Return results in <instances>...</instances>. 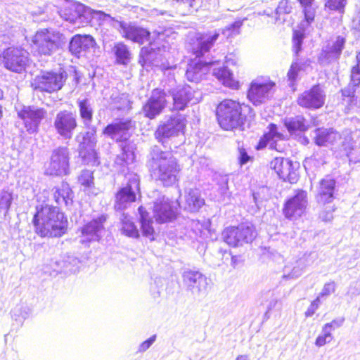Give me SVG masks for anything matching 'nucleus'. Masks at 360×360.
Wrapping results in <instances>:
<instances>
[{"label": "nucleus", "mask_w": 360, "mask_h": 360, "mask_svg": "<svg viewBox=\"0 0 360 360\" xmlns=\"http://www.w3.org/2000/svg\"><path fill=\"white\" fill-rule=\"evenodd\" d=\"M338 139L349 161L354 163L360 162V137L356 133L345 129Z\"/></svg>", "instance_id": "obj_16"}, {"label": "nucleus", "mask_w": 360, "mask_h": 360, "mask_svg": "<svg viewBox=\"0 0 360 360\" xmlns=\"http://www.w3.org/2000/svg\"><path fill=\"white\" fill-rule=\"evenodd\" d=\"M213 75L224 86L232 89L238 88V83L233 78V74L226 67L214 68L213 69Z\"/></svg>", "instance_id": "obj_42"}, {"label": "nucleus", "mask_w": 360, "mask_h": 360, "mask_svg": "<svg viewBox=\"0 0 360 360\" xmlns=\"http://www.w3.org/2000/svg\"><path fill=\"white\" fill-rule=\"evenodd\" d=\"M304 268V261L302 259L295 261L292 264H288L283 269V278L287 279H295L300 277Z\"/></svg>", "instance_id": "obj_45"}, {"label": "nucleus", "mask_w": 360, "mask_h": 360, "mask_svg": "<svg viewBox=\"0 0 360 360\" xmlns=\"http://www.w3.org/2000/svg\"><path fill=\"white\" fill-rule=\"evenodd\" d=\"M140 214L141 229L143 236L149 238L151 240H154V229L153 226V220L149 213L143 206L139 207Z\"/></svg>", "instance_id": "obj_41"}, {"label": "nucleus", "mask_w": 360, "mask_h": 360, "mask_svg": "<svg viewBox=\"0 0 360 360\" xmlns=\"http://www.w3.org/2000/svg\"><path fill=\"white\" fill-rule=\"evenodd\" d=\"M93 20H95L99 25H110L115 29H117L119 24L120 23V20L115 19L110 15L103 11L96 10L94 11Z\"/></svg>", "instance_id": "obj_46"}, {"label": "nucleus", "mask_w": 360, "mask_h": 360, "mask_svg": "<svg viewBox=\"0 0 360 360\" xmlns=\"http://www.w3.org/2000/svg\"><path fill=\"white\" fill-rule=\"evenodd\" d=\"M185 201L182 207L185 210L191 212L198 211L204 205L205 200L198 188H189L185 191Z\"/></svg>", "instance_id": "obj_31"}, {"label": "nucleus", "mask_w": 360, "mask_h": 360, "mask_svg": "<svg viewBox=\"0 0 360 360\" xmlns=\"http://www.w3.org/2000/svg\"><path fill=\"white\" fill-rule=\"evenodd\" d=\"M335 186L334 179L326 177L320 182L317 200L319 203L330 204L333 199V193Z\"/></svg>", "instance_id": "obj_33"}, {"label": "nucleus", "mask_w": 360, "mask_h": 360, "mask_svg": "<svg viewBox=\"0 0 360 360\" xmlns=\"http://www.w3.org/2000/svg\"><path fill=\"white\" fill-rule=\"evenodd\" d=\"M219 32H194L188 37L190 51L197 58L203 56L213 47L219 37Z\"/></svg>", "instance_id": "obj_8"}, {"label": "nucleus", "mask_w": 360, "mask_h": 360, "mask_svg": "<svg viewBox=\"0 0 360 360\" xmlns=\"http://www.w3.org/2000/svg\"><path fill=\"white\" fill-rule=\"evenodd\" d=\"M53 127L64 139H70L77 127L76 115L70 111L61 110L54 118Z\"/></svg>", "instance_id": "obj_14"}, {"label": "nucleus", "mask_w": 360, "mask_h": 360, "mask_svg": "<svg viewBox=\"0 0 360 360\" xmlns=\"http://www.w3.org/2000/svg\"><path fill=\"white\" fill-rule=\"evenodd\" d=\"M156 335H154L151 336L149 339L143 342L139 347L138 352H146L155 341Z\"/></svg>", "instance_id": "obj_62"}, {"label": "nucleus", "mask_w": 360, "mask_h": 360, "mask_svg": "<svg viewBox=\"0 0 360 360\" xmlns=\"http://www.w3.org/2000/svg\"><path fill=\"white\" fill-rule=\"evenodd\" d=\"M110 106L112 110L125 112L131 108V102L127 94L114 91L110 98Z\"/></svg>", "instance_id": "obj_37"}, {"label": "nucleus", "mask_w": 360, "mask_h": 360, "mask_svg": "<svg viewBox=\"0 0 360 360\" xmlns=\"http://www.w3.org/2000/svg\"><path fill=\"white\" fill-rule=\"evenodd\" d=\"M141 56L144 65H150L158 67L162 70H169L170 68L168 63L164 61V58L159 51H148L147 49H142Z\"/></svg>", "instance_id": "obj_35"}, {"label": "nucleus", "mask_w": 360, "mask_h": 360, "mask_svg": "<svg viewBox=\"0 0 360 360\" xmlns=\"http://www.w3.org/2000/svg\"><path fill=\"white\" fill-rule=\"evenodd\" d=\"M329 326H324L322 328L321 334L319 335L316 340V345L322 347L327 342H330L333 338L331 333L327 330Z\"/></svg>", "instance_id": "obj_53"}, {"label": "nucleus", "mask_w": 360, "mask_h": 360, "mask_svg": "<svg viewBox=\"0 0 360 360\" xmlns=\"http://www.w3.org/2000/svg\"><path fill=\"white\" fill-rule=\"evenodd\" d=\"M214 64L215 62L192 63L188 65L186 77L191 82H199L210 70V66Z\"/></svg>", "instance_id": "obj_32"}, {"label": "nucleus", "mask_w": 360, "mask_h": 360, "mask_svg": "<svg viewBox=\"0 0 360 360\" xmlns=\"http://www.w3.org/2000/svg\"><path fill=\"white\" fill-rule=\"evenodd\" d=\"M250 159L249 155L245 150H240L239 162L241 165L246 164Z\"/></svg>", "instance_id": "obj_64"}, {"label": "nucleus", "mask_w": 360, "mask_h": 360, "mask_svg": "<svg viewBox=\"0 0 360 360\" xmlns=\"http://www.w3.org/2000/svg\"><path fill=\"white\" fill-rule=\"evenodd\" d=\"M18 116L23 121L27 131L30 134L37 132L41 122L47 115L46 110L43 108L35 105H23L16 108Z\"/></svg>", "instance_id": "obj_12"}, {"label": "nucleus", "mask_w": 360, "mask_h": 360, "mask_svg": "<svg viewBox=\"0 0 360 360\" xmlns=\"http://www.w3.org/2000/svg\"><path fill=\"white\" fill-rule=\"evenodd\" d=\"M184 283L188 290L195 297L205 295L207 279L202 274L196 271H187L183 274Z\"/></svg>", "instance_id": "obj_21"}, {"label": "nucleus", "mask_w": 360, "mask_h": 360, "mask_svg": "<svg viewBox=\"0 0 360 360\" xmlns=\"http://www.w3.org/2000/svg\"><path fill=\"white\" fill-rule=\"evenodd\" d=\"M320 303H321V299H320V296H318L310 304V306L309 307V308L307 309V310L305 312V316L307 317H310L314 313L315 311H316V309L319 308V305H320Z\"/></svg>", "instance_id": "obj_61"}, {"label": "nucleus", "mask_w": 360, "mask_h": 360, "mask_svg": "<svg viewBox=\"0 0 360 360\" xmlns=\"http://www.w3.org/2000/svg\"><path fill=\"white\" fill-rule=\"evenodd\" d=\"M219 254L221 255L222 259L229 260L231 258V266L235 268L238 264V257L233 256L227 250H223L222 249L219 250Z\"/></svg>", "instance_id": "obj_60"}, {"label": "nucleus", "mask_w": 360, "mask_h": 360, "mask_svg": "<svg viewBox=\"0 0 360 360\" xmlns=\"http://www.w3.org/2000/svg\"><path fill=\"white\" fill-rule=\"evenodd\" d=\"M275 84L271 81H252L248 93V97L255 105L264 103L271 96Z\"/></svg>", "instance_id": "obj_19"}, {"label": "nucleus", "mask_w": 360, "mask_h": 360, "mask_svg": "<svg viewBox=\"0 0 360 360\" xmlns=\"http://www.w3.org/2000/svg\"><path fill=\"white\" fill-rule=\"evenodd\" d=\"M148 167L151 176L165 186H172L178 181L181 167L169 150H162L158 146H153L150 152Z\"/></svg>", "instance_id": "obj_1"}, {"label": "nucleus", "mask_w": 360, "mask_h": 360, "mask_svg": "<svg viewBox=\"0 0 360 360\" xmlns=\"http://www.w3.org/2000/svg\"><path fill=\"white\" fill-rule=\"evenodd\" d=\"M304 19L300 23L297 29L295 30L292 36L293 51L298 54L302 49V44L304 38L305 32L314 21L316 10L312 5L302 6Z\"/></svg>", "instance_id": "obj_18"}, {"label": "nucleus", "mask_w": 360, "mask_h": 360, "mask_svg": "<svg viewBox=\"0 0 360 360\" xmlns=\"http://www.w3.org/2000/svg\"><path fill=\"white\" fill-rule=\"evenodd\" d=\"M326 94L320 85H314L310 89L304 91L297 98L299 105L309 109L321 108L326 101Z\"/></svg>", "instance_id": "obj_17"}, {"label": "nucleus", "mask_w": 360, "mask_h": 360, "mask_svg": "<svg viewBox=\"0 0 360 360\" xmlns=\"http://www.w3.org/2000/svg\"><path fill=\"white\" fill-rule=\"evenodd\" d=\"M13 201V193L9 190H0V212H5L6 213Z\"/></svg>", "instance_id": "obj_49"}, {"label": "nucleus", "mask_w": 360, "mask_h": 360, "mask_svg": "<svg viewBox=\"0 0 360 360\" xmlns=\"http://www.w3.org/2000/svg\"><path fill=\"white\" fill-rule=\"evenodd\" d=\"M256 236L255 226L249 223L228 227L222 232L224 241L231 247L242 246L245 243H251Z\"/></svg>", "instance_id": "obj_5"}, {"label": "nucleus", "mask_w": 360, "mask_h": 360, "mask_svg": "<svg viewBox=\"0 0 360 360\" xmlns=\"http://www.w3.org/2000/svg\"><path fill=\"white\" fill-rule=\"evenodd\" d=\"M32 41L39 54L51 56L61 48L67 39L59 32L44 29L37 31Z\"/></svg>", "instance_id": "obj_4"}, {"label": "nucleus", "mask_w": 360, "mask_h": 360, "mask_svg": "<svg viewBox=\"0 0 360 360\" xmlns=\"http://www.w3.org/2000/svg\"><path fill=\"white\" fill-rule=\"evenodd\" d=\"M106 218V216L103 214L83 226L82 233L85 240L98 241L103 236L105 232L103 224Z\"/></svg>", "instance_id": "obj_29"}, {"label": "nucleus", "mask_w": 360, "mask_h": 360, "mask_svg": "<svg viewBox=\"0 0 360 360\" xmlns=\"http://www.w3.org/2000/svg\"><path fill=\"white\" fill-rule=\"evenodd\" d=\"M335 291V282H329L324 285L323 288L321 290V292L319 295L320 296V299L323 297H328L330 294L333 293Z\"/></svg>", "instance_id": "obj_59"}, {"label": "nucleus", "mask_w": 360, "mask_h": 360, "mask_svg": "<svg viewBox=\"0 0 360 360\" xmlns=\"http://www.w3.org/2000/svg\"><path fill=\"white\" fill-rule=\"evenodd\" d=\"M77 105L79 108V116L82 120L83 124L89 127L91 125L93 120L94 110L92 103L89 98H78Z\"/></svg>", "instance_id": "obj_39"}, {"label": "nucleus", "mask_w": 360, "mask_h": 360, "mask_svg": "<svg viewBox=\"0 0 360 360\" xmlns=\"http://www.w3.org/2000/svg\"><path fill=\"white\" fill-rule=\"evenodd\" d=\"M65 80V78L63 73L45 72L37 76L32 85L35 89L51 93L60 90L63 87Z\"/></svg>", "instance_id": "obj_13"}, {"label": "nucleus", "mask_w": 360, "mask_h": 360, "mask_svg": "<svg viewBox=\"0 0 360 360\" xmlns=\"http://www.w3.org/2000/svg\"><path fill=\"white\" fill-rule=\"evenodd\" d=\"M168 92L172 98L174 110H184L188 104H195L201 99V92L188 85L178 86Z\"/></svg>", "instance_id": "obj_11"}, {"label": "nucleus", "mask_w": 360, "mask_h": 360, "mask_svg": "<svg viewBox=\"0 0 360 360\" xmlns=\"http://www.w3.org/2000/svg\"><path fill=\"white\" fill-rule=\"evenodd\" d=\"M347 0H324L325 9L330 11H336L343 13Z\"/></svg>", "instance_id": "obj_50"}, {"label": "nucleus", "mask_w": 360, "mask_h": 360, "mask_svg": "<svg viewBox=\"0 0 360 360\" xmlns=\"http://www.w3.org/2000/svg\"><path fill=\"white\" fill-rule=\"evenodd\" d=\"M112 51L115 56L117 63L126 65L130 62L131 58V52L129 47L123 42L115 44Z\"/></svg>", "instance_id": "obj_43"}, {"label": "nucleus", "mask_w": 360, "mask_h": 360, "mask_svg": "<svg viewBox=\"0 0 360 360\" xmlns=\"http://www.w3.org/2000/svg\"><path fill=\"white\" fill-rule=\"evenodd\" d=\"M74 2L70 3L67 7H65L64 9L61 10L60 12V16L66 21H69L70 22H72L73 24L77 23L78 19H69L71 17H73L74 15H76L77 13L76 11L72 9Z\"/></svg>", "instance_id": "obj_54"}, {"label": "nucleus", "mask_w": 360, "mask_h": 360, "mask_svg": "<svg viewBox=\"0 0 360 360\" xmlns=\"http://www.w3.org/2000/svg\"><path fill=\"white\" fill-rule=\"evenodd\" d=\"M36 233L41 237H60L67 229L68 221L56 207L46 205L33 217Z\"/></svg>", "instance_id": "obj_2"}, {"label": "nucleus", "mask_w": 360, "mask_h": 360, "mask_svg": "<svg viewBox=\"0 0 360 360\" xmlns=\"http://www.w3.org/2000/svg\"><path fill=\"white\" fill-rule=\"evenodd\" d=\"M96 130L92 128L86 131L83 136L82 141L79 146V153L81 157L86 158H96L95 147L96 145Z\"/></svg>", "instance_id": "obj_30"}, {"label": "nucleus", "mask_w": 360, "mask_h": 360, "mask_svg": "<svg viewBox=\"0 0 360 360\" xmlns=\"http://www.w3.org/2000/svg\"><path fill=\"white\" fill-rule=\"evenodd\" d=\"M185 127L186 119L182 115L176 114L166 118L158 126L155 133V138L159 142L165 145L167 139L176 136L183 132Z\"/></svg>", "instance_id": "obj_9"}, {"label": "nucleus", "mask_w": 360, "mask_h": 360, "mask_svg": "<svg viewBox=\"0 0 360 360\" xmlns=\"http://www.w3.org/2000/svg\"><path fill=\"white\" fill-rule=\"evenodd\" d=\"M307 196L306 191H300L288 199L283 209L284 216L289 219H295L301 217L307 205Z\"/></svg>", "instance_id": "obj_20"}, {"label": "nucleus", "mask_w": 360, "mask_h": 360, "mask_svg": "<svg viewBox=\"0 0 360 360\" xmlns=\"http://www.w3.org/2000/svg\"><path fill=\"white\" fill-rule=\"evenodd\" d=\"M127 184L119 188L115 196V209L122 210L128 207L136 199L139 191V176L134 173L127 174L125 176Z\"/></svg>", "instance_id": "obj_6"}, {"label": "nucleus", "mask_w": 360, "mask_h": 360, "mask_svg": "<svg viewBox=\"0 0 360 360\" xmlns=\"http://www.w3.org/2000/svg\"><path fill=\"white\" fill-rule=\"evenodd\" d=\"M132 127L130 119H122L108 124L103 133L116 141H123L129 139V130Z\"/></svg>", "instance_id": "obj_24"}, {"label": "nucleus", "mask_w": 360, "mask_h": 360, "mask_svg": "<svg viewBox=\"0 0 360 360\" xmlns=\"http://www.w3.org/2000/svg\"><path fill=\"white\" fill-rule=\"evenodd\" d=\"M174 202H171L168 198L165 196L158 199L154 203V217L158 223H166L176 217Z\"/></svg>", "instance_id": "obj_25"}, {"label": "nucleus", "mask_w": 360, "mask_h": 360, "mask_svg": "<svg viewBox=\"0 0 360 360\" xmlns=\"http://www.w3.org/2000/svg\"><path fill=\"white\" fill-rule=\"evenodd\" d=\"M332 53L333 52L330 51V49L328 48V46H327L325 49H323L319 57V63L321 64L325 65L335 60H337L338 58L333 56V54H332Z\"/></svg>", "instance_id": "obj_57"}, {"label": "nucleus", "mask_w": 360, "mask_h": 360, "mask_svg": "<svg viewBox=\"0 0 360 360\" xmlns=\"http://www.w3.org/2000/svg\"><path fill=\"white\" fill-rule=\"evenodd\" d=\"M283 125L290 134H294L297 131H304L307 129L305 123V119L300 115L285 117L283 121Z\"/></svg>", "instance_id": "obj_44"}, {"label": "nucleus", "mask_w": 360, "mask_h": 360, "mask_svg": "<svg viewBox=\"0 0 360 360\" xmlns=\"http://www.w3.org/2000/svg\"><path fill=\"white\" fill-rule=\"evenodd\" d=\"M335 209L333 206L328 205H326L324 209L320 212L319 217L323 221H330L333 218V214Z\"/></svg>", "instance_id": "obj_58"}, {"label": "nucleus", "mask_w": 360, "mask_h": 360, "mask_svg": "<svg viewBox=\"0 0 360 360\" xmlns=\"http://www.w3.org/2000/svg\"><path fill=\"white\" fill-rule=\"evenodd\" d=\"M117 30L123 37L135 43L143 44L149 39V31L132 22L120 21Z\"/></svg>", "instance_id": "obj_22"}, {"label": "nucleus", "mask_w": 360, "mask_h": 360, "mask_svg": "<svg viewBox=\"0 0 360 360\" xmlns=\"http://www.w3.org/2000/svg\"><path fill=\"white\" fill-rule=\"evenodd\" d=\"M167 97L169 96L164 90H153L150 98L142 108L144 116L152 120L159 115L167 105Z\"/></svg>", "instance_id": "obj_15"}, {"label": "nucleus", "mask_w": 360, "mask_h": 360, "mask_svg": "<svg viewBox=\"0 0 360 360\" xmlns=\"http://www.w3.org/2000/svg\"><path fill=\"white\" fill-rule=\"evenodd\" d=\"M94 39L90 35L77 34L74 36L69 44L70 51L77 57L84 56L96 46Z\"/></svg>", "instance_id": "obj_28"}, {"label": "nucleus", "mask_w": 360, "mask_h": 360, "mask_svg": "<svg viewBox=\"0 0 360 360\" xmlns=\"http://www.w3.org/2000/svg\"><path fill=\"white\" fill-rule=\"evenodd\" d=\"M340 134L333 129H317L314 131V139L319 146H328L333 144Z\"/></svg>", "instance_id": "obj_34"}, {"label": "nucleus", "mask_w": 360, "mask_h": 360, "mask_svg": "<svg viewBox=\"0 0 360 360\" xmlns=\"http://www.w3.org/2000/svg\"><path fill=\"white\" fill-rule=\"evenodd\" d=\"M287 139L288 135L279 131L277 125L271 123L268 127V131L264 134L259 141L258 148H262L269 145V148L276 150L278 152H282L283 147L278 144L277 141Z\"/></svg>", "instance_id": "obj_26"}, {"label": "nucleus", "mask_w": 360, "mask_h": 360, "mask_svg": "<svg viewBox=\"0 0 360 360\" xmlns=\"http://www.w3.org/2000/svg\"><path fill=\"white\" fill-rule=\"evenodd\" d=\"M53 197L58 205L69 206L72 203L73 193L68 183L62 182L54 188Z\"/></svg>", "instance_id": "obj_36"}, {"label": "nucleus", "mask_w": 360, "mask_h": 360, "mask_svg": "<svg viewBox=\"0 0 360 360\" xmlns=\"http://www.w3.org/2000/svg\"><path fill=\"white\" fill-rule=\"evenodd\" d=\"M216 115L222 129L232 130L242 127L248 118L252 119L255 113L248 105L232 99H224L217 105Z\"/></svg>", "instance_id": "obj_3"}, {"label": "nucleus", "mask_w": 360, "mask_h": 360, "mask_svg": "<svg viewBox=\"0 0 360 360\" xmlns=\"http://www.w3.org/2000/svg\"><path fill=\"white\" fill-rule=\"evenodd\" d=\"M360 85V51L356 56V64L350 71V82L347 87L342 89V96L348 98L347 102L353 103L356 100L355 92Z\"/></svg>", "instance_id": "obj_27"}, {"label": "nucleus", "mask_w": 360, "mask_h": 360, "mask_svg": "<svg viewBox=\"0 0 360 360\" xmlns=\"http://www.w3.org/2000/svg\"><path fill=\"white\" fill-rule=\"evenodd\" d=\"M80 262L79 259L73 256H66L63 259H60L56 262L58 269H56V271L60 273L75 274L79 271Z\"/></svg>", "instance_id": "obj_40"}, {"label": "nucleus", "mask_w": 360, "mask_h": 360, "mask_svg": "<svg viewBox=\"0 0 360 360\" xmlns=\"http://www.w3.org/2000/svg\"><path fill=\"white\" fill-rule=\"evenodd\" d=\"M292 9V5L288 0H281L279 1L278 5L276 9V21L284 22L285 19L281 18V15L283 14H289L291 13Z\"/></svg>", "instance_id": "obj_52"}, {"label": "nucleus", "mask_w": 360, "mask_h": 360, "mask_svg": "<svg viewBox=\"0 0 360 360\" xmlns=\"http://www.w3.org/2000/svg\"><path fill=\"white\" fill-rule=\"evenodd\" d=\"M70 158V151L67 147L60 146L54 149L45 165V174L55 176L69 174Z\"/></svg>", "instance_id": "obj_7"}, {"label": "nucleus", "mask_w": 360, "mask_h": 360, "mask_svg": "<svg viewBox=\"0 0 360 360\" xmlns=\"http://www.w3.org/2000/svg\"><path fill=\"white\" fill-rule=\"evenodd\" d=\"M271 169H274L280 179L290 184L297 181V174L292 162L288 159L277 157L270 162Z\"/></svg>", "instance_id": "obj_23"}, {"label": "nucleus", "mask_w": 360, "mask_h": 360, "mask_svg": "<svg viewBox=\"0 0 360 360\" xmlns=\"http://www.w3.org/2000/svg\"><path fill=\"white\" fill-rule=\"evenodd\" d=\"M344 321H345L344 318H339V319L333 320L331 322L325 324L324 326H329V327L327 328V330L331 333L332 330L340 327L343 324Z\"/></svg>", "instance_id": "obj_63"}, {"label": "nucleus", "mask_w": 360, "mask_h": 360, "mask_svg": "<svg viewBox=\"0 0 360 360\" xmlns=\"http://www.w3.org/2000/svg\"><path fill=\"white\" fill-rule=\"evenodd\" d=\"M28 56L29 53L22 48L9 47L3 52L1 58L6 69L21 73L28 65Z\"/></svg>", "instance_id": "obj_10"}, {"label": "nucleus", "mask_w": 360, "mask_h": 360, "mask_svg": "<svg viewBox=\"0 0 360 360\" xmlns=\"http://www.w3.org/2000/svg\"><path fill=\"white\" fill-rule=\"evenodd\" d=\"M309 61L307 60L304 63L302 62H293L290 66V68L288 72V80L290 82V86H292L294 82L296 81L299 72L301 70H305L307 66H309Z\"/></svg>", "instance_id": "obj_47"}, {"label": "nucleus", "mask_w": 360, "mask_h": 360, "mask_svg": "<svg viewBox=\"0 0 360 360\" xmlns=\"http://www.w3.org/2000/svg\"><path fill=\"white\" fill-rule=\"evenodd\" d=\"M72 9H74L77 13L75 14L76 15L71 17L70 19H78L77 23L79 24H88L91 22L94 18L95 10L79 2H74Z\"/></svg>", "instance_id": "obj_38"}, {"label": "nucleus", "mask_w": 360, "mask_h": 360, "mask_svg": "<svg viewBox=\"0 0 360 360\" xmlns=\"http://www.w3.org/2000/svg\"><path fill=\"white\" fill-rule=\"evenodd\" d=\"M244 20H237L231 25L222 29L221 33L226 38L233 37L240 33V29Z\"/></svg>", "instance_id": "obj_51"}, {"label": "nucleus", "mask_w": 360, "mask_h": 360, "mask_svg": "<svg viewBox=\"0 0 360 360\" xmlns=\"http://www.w3.org/2000/svg\"><path fill=\"white\" fill-rule=\"evenodd\" d=\"M122 230L123 233L132 238H138L139 231L134 224L131 221V219L127 217L123 214V218L122 219Z\"/></svg>", "instance_id": "obj_48"}, {"label": "nucleus", "mask_w": 360, "mask_h": 360, "mask_svg": "<svg viewBox=\"0 0 360 360\" xmlns=\"http://www.w3.org/2000/svg\"><path fill=\"white\" fill-rule=\"evenodd\" d=\"M345 39L342 37H338L335 41L333 44L331 46H328V48L330 49V51H332L333 56H336L338 58H339L342 50L344 47L345 44Z\"/></svg>", "instance_id": "obj_55"}, {"label": "nucleus", "mask_w": 360, "mask_h": 360, "mask_svg": "<svg viewBox=\"0 0 360 360\" xmlns=\"http://www.w3.org/2000/svg\"><path fill=\"white\" fill-rule=\"evenodd\" d=\"M93 173L89 170H83L78 177V181L85 187H90L93 184Z\"/></svg>", "instance_id": "obj_56"}]
</instances>
